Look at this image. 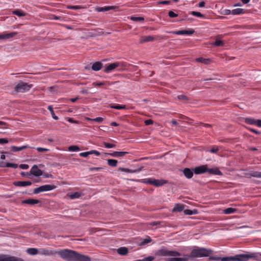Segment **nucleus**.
Returning <instances> with one entry per match:
<instances>
[{
	"instance_id": "nucleus-26",
	"label": "nucleus",
	"mask_w": 261,
	"mask_h": 261,
	"mask_svg": "<svg viewBox=\"0 0 261 261\" xmlns=\"http://www.w3.org/2000/svg\"><path fill=\"white\" fill-rule=\"evenodd\" d=\"M115 8V7L114 6H105L103 7H98L96 8V11L97 12L108 11L114 9Z\"/></svg>"
},
{
	"instance_id": "nucleus-35",
	"label": "nucleus",
	"mask_w": 261,
	"mask_h": 261,
	"mask_svg": "<svg viewBox=\"0 0 261 261\" xmlns=\"http://www.w3.org/2000/svg\"><path fill=\"white\" fill-rule=\"evenodd\" d=\"M120 170L122 171L125 172L135 173V172H139V171H141L142 168H139L138 169L135 170H130L129 169L124 168H120Z\"/></svg>"
},
{
	"instance_id": "nucleus-32",
	"label": "nucleus",
	"mask_w": 261,
	"mask_h": 261,
	"mask_svg": "<svg viewBox=\"0 0 261 261\" xmlns=\"http://www.w3.org/2000/svg\"><path fill=\"white\" fill-rule=\"evenodd\" d=\"M117 161L114 159H108V164L111 167H116L117 165Z\"/></svg>"
},
{
	"instance_id": "nucleus-3",
	"label": "nucleus",
	"mask_w": 261,
	"mask_h": 261,
	"mask_svg": "<svg viewBox=\"0 0 261 261\" xmlns=\"http://www.w3.org/2000/svg\"><path fill=\"white\" fill-rule=\"evenodd\" d=\"M234 261H248L250 259H259V253L246 252L243 254H238L233 256Z\"/></svg>"
},
{
	"instance_id": "nucleus-20",
	"label": "nucleus",
	"mask_w": 261,
	"mask_h": 261,
	"mask_svg": "<svg viewBox=\"0 0 261 261\" xmlns=\"http://www.w3.org/2000/svg\"><path fill=\"white\" fill-rule=\"evenodd\" d=\"M39 202H40V201L39 200L31 198L22 201V203L23 204H28L31 205L37 204L39 203Z\"/></svg>"
},
{
	"instance_id": "nucleus-21",
	"label": "nucleus",
	"mask_w": 261,
	"mask_h": 261,
	"mask_svg": "<svg viewBox=\"0 0 261 261\" xmlns=\"http://www.w3.org/2000/svg\"><path fill=\"white\" fill-rule=\"evenodd\" d=\"M102 67V64L100 62H96L92 65V69L94 71H99Z\"/></svg>"
},
{
	"instance_id": "nucleus-6",
	"label": "nucleus",
	"mask_w": 261,
	"mask_h": 261,
	"mask_svg": "<svg viewBox=\"0 0 261 261\" xmlns=\"http://www.w3.org/2000/svg\"><path fill=\"white\" fill-rule=\"evenodd\" d=\"M56 188V186L51 185H45L42 186H40L38 188H36L34 190V194H38L40 192H45V191H49L55 189Z\"/></svg>"
},
{
	"instance_id": "nucleus-39",
	"label": "nucleus",
	"mask_w": 261,
	"mask_h": 261,
	"mask_svg": "<svg viewBox=\"0 0 261 261\" xmlns=\"http://www.w3.org/2000/svg\"><path fill=\"white\" fill-rule=\"evenodd\" d=\"M153 179V178H144L141 180V182L144 184H149L152 185Z\"/></svg>"
},
{
	"instance_id": "nucleus-51",
	"label": "nucleus",
	"mask_w": 261,
	"mask_h": 261,
	"mask_svg": "<svg viewBox=\"0 0 261 261\" xmlns=\"http://www.w3.org/2000/svg\"><path fill=\"white\" fill-rule=\"evenodd\" d=\"M81 7L80 6H79V5H75V6H72V5H70V6H67V8L69 9H72V10H77V9H81Z\"/></svg>"
},
{
	"instance_id": "nucleus-55",
	"label": "nucleus",
	"mask_w": 261,
	"mask_h": 261,
	"mask_svg": "<svg viewBox=\"0 0 261 261\" xmlns=\"http://www.w3.org/2000/svg\"><path fill=\"white\" fill-rule=\"evenodd\" d=\"M168 16L171 17V18H173V17H176L178 16V14L174 13L173 11H170L169 12H168Z\"/></svg>"
},
{
	"instance_id": "nucleus-28",
	"label": "nucleus",
	"mask_w": 261,
	"mask_h": 261,
	"mask_svg": "<svg viewBox=\"0 0 261 261\" xmlns=\"http://www.w3.org/2000/svg\"><path fill=\"white\" fill-rule=\"evenodd\" d=\"M27 252L30 255H34L39 254V249L34 248H30L27 249Z\"/></svg>"
},
{
	"instance_id": "nucleus-12",
	"label": "nucleus",
	"mask_w": 261,
	"mask_h": 261,
	"mask_svg": "<svg viewBox=\"0 0 261 261\" xmlns=\"http://www.w3.org/2000/svg\"><path fill=\"white\" fill-rule=\"evenodd\" d=\"M194 33V31L193 30H180L174 31L172 32L173 34L178 35H191Z\"/></svg>"
},
{
	"instance_id": "nucleus-29",
	"label": "nucleus",
	"mask_w": 261,
	"mask_h": 261,
	"mask_svg": "<svg viewBox=\"0 0 261 261\" xmlns=\"http://www.w3.org/2000/svg\"><path fill=\"white\" fill-rule=\"evenodd\" d=\"M184 205L181 204H176L172 210L173 212H181L184 210Z\"/></svg>"
},
{
	"instance_id": "nucleus-30",
	"label": "nucleus",
	"mask_w": 261,
	"mask_h": 261,
	"mask_svg": "<svg viewBox=\"0 0 261 261\" xmlns=\"http://www.w3.org/2000/svg\"><path fill=\"white\" fill-rule=\"evenodd\" d=\"M117 252L122 255H125L128 253V249L127 248L122 247L117 249Z\"/></svg>"
},
{
	"instance_id": "nucleus-2",
	"label": "nucleus",
	"mask_w": 261,
	"mask_h": 261,
	"mask_svg": "<svg viewBox=\"0 0 261 261\" xmlns=\"http://www.w3.org/2000/svg\"><path fill=\"white\" fill-rule=\"evenodd\" d=\"M212 253L211 249L197 247L191 251L190 256L193 258L208 257Z\"/></svg>"
},
{
	"instance_id": "nucleus-59",
	"label": "nucleus",
	"mask_w": 261,
	"mask_h": 261,
	"mask_svg": "<svg viewBox=\"0 0 261 261\" xmlns=\"http://www.w3.org/2000/svg\"><path fill=\"white\" fill-rule=\"evenodd\" d=\"M67 121L68 122H69L70 123H76V124H77L79 123V122L76 120H73L72 118H67Z\"/></svg>"
},
{
	"instance_id": "nucleus-58",
	"label": "nucleus",
	"mask_w": 261,
	"mask_h": 261,
	"mask_svg": "<svg viewBox=\"0 0 261 261\" xmlns=\"http://www.w3.org/2000/svg\"><path fill=\"white\" fill-rule=\"evenodd\" d=\"M153 122V121L151 119L146 120L144 121V123H145V125H150V124H152Z\"/></svg>"
},
{
	"instance_id": "nucleus-23",
	"label": "nucleus",
	"mask_w": 261,
	"mask_h": 261,
	"mask_svg": "<svg viewBox=\"0 0 261 261\" xmlns=\"http://www.w3.org/2000/svg\"><path fill=\"white\" fill-rule=\"evenodd\" d=\"M116 67L118 68L119 70H123L127 67V63L124 62H116Z\"/></svg>"
},
{
	"instance_id": "nucleus-24",
	"label": "nucleus",
	"mask_w": 261,
	"mask_h": 261,
	"mask_svg": "<svg viewBox=\"0 0 261 261\" xmlns=\"http://www.w3.org/2000/svg\"><path fill=\"white\" fill-rule=\"evenodd\" d=\"M195 61L199 63H201L205 65L209 64L211 63V60L209 59H205L202 57L195 59Z\"/></svg>"
},
{
	"instance_id": "nucleus-40",
	"label": "nucleus",
	"mask_w": 261,
	"mask_h": 261,
	"mask_svg": "<svg viewBox=\"0 0 261 261\" xmlns=\"http://www.w3.org/2000/svg\"><path fill=\"white\" fill-rule=\"evenodd\" d=\"M48 110L50 112V113L51 114V116H52V117L55 119V120H58V117L56 116L55 113H54V111L53 110V108L51 106H49L47 108Z\"/></svg>"
},
{
	"instance_id": "nucleus-60",
	"label": "nucleus",
	"mask_w": 261,
	"mask_h": 261,
	"mask_svg": "<svg viewBox=\"0 0 261 261\" xmlns=\"http://www.w3.org/2000/svg\"><path fill=\"white\" fill-rule=\"evenodd\" d=\"M184 213L186 215H192L193 214H195V213L194 212H193L192 211L190 210H186L184 211Z\"/></svg>"
},
{
	"instance_id": "nucleus-38",
	"label": "nucleus",
	"mask_w": 261,
	"mask_h": 261,
	"mask_svg": "<svg viewBox=\"0 0 261 261\" xmlns=\"http://www.w3.org/2000/svg\"><path fill=\"white\" fill-rule=\"evenodd\" d=\"M190 14L193 16L198 17H201V18H205V16L204 15L201 14V13L199 12H196V11H191L190 12Z\"/></svg>"
},
{
	"instance_id": "nucleus-36",
	"label": "nucleus",
	"mask_w": 261,
	"mask_h": 261,
	"mask_svg": "<svg viewBox=\"0 0 261 261\" xmlns=\"http://www.w3.org/2000/svg\"><path fill=\"white\" fill-rule=\"evenodd\" d=\"M152 241L151 239L150 238V237L147 236L146 238L145 239H142L141 240V242H140V245H144L147 243H149L150 242H151Z\"/></svg>"
},
{
	"instance_id": "nucleus-17",
	"label": "nucleus",
	"mask_w": 261,
	"mask_h": 261,
	"mask_svg": "<svg viewBox=\"0 0 261 261\" xmlns=\"http://www.w3.org/2000/svg\"><path fill=\"white\" fill-rule=\"evenodd\" d=\"M127 153L128 152L125 151H114L113 152L108 153V154L113 157H122Z\"/></svg>"
},
{
	"instance_id": "nucleus-49",
	"label": "nucleus",
	"mask_w": 261,
	"mask_h": 261,
	"mask_svg": "<svg viewBox=\"0 0 261 261\" xmlns=\"http://www.w3.org/2000/svg\"><path fill=\"white\" fill-rule=\"evenodd\" d=\"M6 167L12 168L14 169H16L18 167V165L16 164H14V163H6Z\"/></svg>"
},
{
	"instance_id": "nucleus-52",
	"label": "nucleus",
	"mask_w": 261,
	"mask_h": 261,
	"mask_svg": "<svg viewBox=\"0 0 261 261\" xmlns=\"http://www.w3.org/2000/svg\"><path fill=\"white\" fill-rule=\"evenodd\" d=\"M221 14L222 15H228L231 14V11L228 9H224L222 10Z\"/></svg>"
},
{
	"instance_id": "nucleus-37",
	"label": "nucleus",
	"mask_w": 261,
	"mask_h": 261,
	"mask_svg": "<svg viewBox=\"0 0 261 261\" xmlns=\"http://www.w3.org/2000/svg\"><path fill=\"white\" fill-rule=\"evenodd\" d=\"M81 195H82V194L80 192H76L71 193L69 195V197L71 199H74L80 198L81 196Z\"/></svg>"
},
{
	"instance_id": "nucleus-14",
	"label": "nucleus",
	"mask_w": 261,
	"mask_h": 261,
	"mask_svg": "<svg viewBox=\"0 0 261 261\" xmlns=\"http://www.w3.org/2000/svg\"><path fill=\"white\" fill-rule=\"evenodd\" d=\"M32 182L30 181H18L13 182V185L17 187H26L31 186Z\"/></svg>"
},
{
	"instance_id": "nucleus-61",
	"label": "nucleus",
	"mask_w": 261,
	"mask_h": 261,
	"mask_svg": "<svg viewBox=\"0 0 261 261\" xmlns=\"http://www.w3.org/2000/svg\"><path fill=\"white\" fill-rule=\"evenodd\" d=\"M19 167L22 169H28L29 166L27 164H20Z\"/></svg>"
},
{
	"instance_id": "nucleus-18",
	"label": "nucleus",
	"mask_w": 261,
	"mask_h": 261,
	"mask_svg": "<svg viewBox=\"0 0 261 261\" xmlns=\"http://www.w3.org/2000/svg\"><path fill=\"white\" fill-rule=\"evenodd\" d=\"M154 40L153 37L151 36H141L140 38L139 42L141 43H143L147 42L152 41Z\"/></svg>"
},
{
	"instance_id": "nucleus-42",
	"label": "nucleus",
	"mask_w": 261,
	"mask_h": 261,
	"mask_svg": "<svg viewBox=\"0 0 261 261\" xmlns=\"http://www.w3.org/2000/svg\"><path fill=\"white\" fill-rule=\"evenodd\" d=\"M68 149L69 151H78L80 150L79 147L76 145L70 146Z\"/></svg>"
},
{
	"instance_id": "nucleus-54",
	"label": "nucleus",
	"mask_w": 261,
	"mask_h": 261,
	"mask_svg": "<svg viewBox=\"0 0 261 261\" xmlns=\"http://www.w3.org/2000/svg\"><path fill=\"white\" fill-rule=\"evenodd\" d=\"M36 150L40 152H46L48 151L49 149L47 148H42V147H37L36 148Z\"/></svg>"
},
{
	"instance_id": "nucleus-64",
	"label": "nucleus",
	"mask_w": 261,
	"mask_h": 261,
	"mask_svg": "<svg viewBox=\"0 0 261 261\" xmlns=\"http://www.w3.org/2000/svg\"><path fill=\"white\" fill-rule=\"evenodd\" d=\"M219 150V148L218 147H213L211 150H210V152L211 153H216Z\"/></svg>"
},
{
	"instance_id": "nucleus-31",
	"label": "nucleus",
	"mask_w": 261,
	"mask_h": 261,
	"mask_svg": "<svg viewBox=\"0 0 261 261\" xmlns=\"http://www.w3.org/2000/svg\"><path fill=\"white\" fill-rule=\"evenodd\" d=\"M12 14L19 17L24 16L25 15V13L24 12L19 9H17L12 11Z\"/></svg>"
},
{
	"instance_id": "nucleus-44",
	"label": "nucleus",
	"mask_w": 261,
	"mask_h": 261,
	"mask_svg": "<svg viewBox=\"0 0 261 261\" xmlns=\"http://www.w3.org/2000/svg\"><path fill=\"white\" fill-rule=\"evenodd\" d=\"M178 99L184 101H187L189 100L188 97L184 94H181L177 96Z\"/></svg>"
},
{
	"instance_id": "nucleus-1",
	"label": "nucleus",
	"mask_w": 261,
	"mask_h": 261,
	"mask_svg": "<svg viewBox=\"0 0 261 261\" xmlns=\"http://www.w3.org/2000/svg\"><path fill=\"white\" fill-rule=\"evenodd\" d=\"M158 254L164 256L176 257L180 256L181 254L179 252L175 251H170L165 249H162L158 251ZM188 257H173L169 259L168 261H188Z\"/></svg>"
},
{
	"instance_id": "nucleus-34",
	"label": "nucleus",
	"mask_w": 261,
	"mask_h": 261,
	"mask_svg": "<svg viewBox=\"0 0 261 261\" xmlns=\"http://www.w3.org/2000/svg\"><path fill=\"white\" fill-rule=\"evenodd\" d=\"M236 212V209L232 207H228L223 210V213L225 214H233Z\"/></svg>"
},
{
	"instance_id": "nucleus-63",
	"label": "nucleus",
	"mask_w": 261,
	"mask_h": 261,
	"mask_svg": "<svg viewBox=\"0 0 261 261\" xmlns=\"http://www.w3.org/2000/svg\"><path fill=\"white\" fill-rule=\"evenodd\" d=\"M8 143V140L6 138L0 139V144H5Z\"/></svg>"
},
{
	"instance_id": "nucleus-45",
	"label": "nucleus",
	"mask_w": 261,
	"mask_h": 261,
	"mask_svg": "<svg viewBox=\"0 0 261 261\" xmlns=\"http://www.w3.org/2000/svg\"><path fill=\"white\" fill-rule=\"evenodd\" d=\"M111 108L117 110H122L125 109V105H116L114 106H111Z\"/></svg>"
},
{
	"instance_id": "nucleus-41",
	"label": "nucleus",
	"mask_w": 261,
	"mask_h": 261,
	"mask_svg": "<svg viewBox=\"0 0 261 261\" xmlns=\"http://www.w3.org/2000/svg\"><path fill=\"white\" fill-rule=\"evenodd\" d=\"M250 176L257 178H261V172L253 171L250 173Z\"/></svg>"
},
{
	"instance_id": "nucleus-9",
	"label": "nucleus",
	"mask_w": 261,
	"mask_h": 261,
	"mask_svg": "<svg viewBox=\"0 0 261 261\" xmlns=\"http://www.w3.org/2000/svg\"><path fill=\"white\" fill-rule=\"evenodd\" d=\"M74 261H91L89 256L75 252Z\"/></svg>"
},
{
	"instance_id": "nucleus-22",
	"label": "nucleus",
	"mask_w": 261,
	"mask_h": 261,
	"mask_svg": "<svg viewBox=\"0 0 261 261\" xmlns=\"http://www.w3.org/2000/svg\"><path fill=\"white\" fill-rule=\"evenodd\" d=\"M116 68V63L114 62L108 65L104 69V72L106 73H110Z\"/></svg>"
},
{
	"instance_id": "nucleus-47",
	"label": "nucleus",
	"mask_w": 261,
	"mask_h": 261,
	"mask_svg": "<svg viewBox=\"0 0 261 261\" xmlns=\"http://www.w3.org/2000/svg\"><path fill=\"white\" fill-rule=\"evenodd\" d=\"M223 42L220 40H216L215 42L213 43V45L216 46H223Z\"/></svg>"
},
{
	"instance_id": "nucleus-57",
	"label": "nucleus",
	"mask_w": 261,
	"mask_h": 261,
	"mask_svg": "<svg viewBox=\"0 0 261 261\" xmlns=\"http://www.w3.org/2000/svg\"><path fill=\"white\" fill-rule=\"evenodd\" d=\"M90 154H95L97 156H99V155H100V153L99 151H97L96 150H91L90 151Z\"/></svg>"
},
{
	"instance_id": "nucleus-19",
	"label": "nucleus",
	"mask_w": 261,
	"mask_h": 261,
	"mask_svg": "<svg viewBox=\"0 0 261 261\" xmlns=\"http://www.w3.org/2000/svg\"><path fill=\"white\" fill-rule=\"evenodd\" d=\"M166 183H167V181L165 180H163V179L159 180V179H155L153 178L152 185H153L155 187H158L162 186Z\"/></svg>"
},
{
	"instance_id": "nucleus-15",
	"label": "nucleus",
	"mask_w": 261,
	"mask_h": 261,
	"mask_svg": "<svg viewBox=\"0 0 261 261\" xmlns=\"http://www.w3.org/2000/svg\"><path fill=\"white\" fill-rule=\"evenodd\" d=\"M17 34L16 32H11L9 33H4L3 34H0V39H8L13 38Z\"/></svg>"
},
{
	"instance_id": "nucleus-46",
	"label": "nucleus",
	"mask_w": 261,
	"mask_h": 261,
	"mask_svg": "<svg viewBox=\"0 0 261 261\" xmlns=\"http://www.w3.org/2000/svg\"><path fill=\"white\" fill-rule=\"evenodd\" d=\"M221 261H234L233 256H228L224 257H220Z\"/></svg>"
},
{
	"instance_id": "nucleus-43",
	"label": "nucleus",
	"mask_w": 261,
	"mask_h": 261,
	"mask_svg": "<svg viewBox=\"0 0 261 261\" xmlns=\"http://www.w3.org/2000/svg\"><path fill=\"white\" fill-rule=\"evenodd\" d=\"M130 19L134 21H143L144 20V18L143 17L131 16Z\"/></svg>"
},
{
	"instance_id": "nucleus-48",
	"label": "nucleus",
	"mask_w": 261,
	"mask_h": 261,
	"mask_svg": "<svg viewBox=\"0 0 261 261\" xmlns=\"http://www.w3.org/2000/svg\"><path fill=\"white\" fill-rule=\"evenodd\" d=\"M87 119L89 120H91V121H96V122H97L99 123L103 121V118L102 117H96V118H94V119L87 118Z\"/></svg>"
},
{
	"instance_id": "nucleus-27",
	"label": "nucleus",
	"mask_w": 261,
	"mask_h": 261,
	"mask_svg": "<svg viewBox=\"0 0 261 261\" xmlns=\"http://www.w3.org/2000/svg\"><path fill=\"white\" fill-rule=\"evenodd\" d=\"M29 147H30L28 145H24V146H22L21 147H17V146H12L11 147V150L13 152H17V151H21L23 149L29 148Z\"/></svg>"
},
{
	"instance_id": "nucleus-10",
	"label": "nucleus",
	"mask_w": 261,
	"mask_h": 261,
	"mask_svg": "<svg viewBox=\"0 0 261 261\" xmlns=\"http://www.w3.org/2000/svg\"><path fill=\"white\" fill-rule=\"evenodd\" d=\"M207 166L206 165L196 167L193 169V171L196 174H203L207 172Z\"/></svg>"
},
{
	"instance_id": "nucleus-16",
	"label": "nucleus",
	"mask_w": 261,
	"mask_h": 261,
	"mask_svg": "<svg viewBox=\"0 0 261 261\" xmlns=\"http://www.w3.org/2000/svg\"><path fill=\"white\" fill-rule=\"evenodd\" d=\"M182 172L185 177L188 179L191 178L193 176V170H192L190 168H186Z\"/></svg>"
},
{
	"instance_id": "nucleus-56",
	"label": "nucleus",
	"mask_w": 261,
	"mask_h": 261,
	"mask_svg": "<svg viewBox=\"0 0 261 261\" xmlns=\"http://www.w3.org/2000/svg\"><path fill=\"white\" fill-rule=\"evenodd\" d=\"M102 167H91L89 168V171L91 172L98 171L102 169Z\"/></svg>"
},
{
	"instance_id": "nucleus-4",
	"label": "nucleus",
	"mask_w": 261,
	"mask_h": 261,
	"mask_svg": "<svg viewBox=\"0 0 261 261\" xmlns=\"http://www.w3.org/2000/svg\"><path fill=\"white\" fill-rule=\"evenodd\" d=\"M75 251L69 249L57 250V255L67 261H74Z\"/></svg>"
},
{
	"instance_id": "nucleus-33",
	"label": "nucleus",
	"mask_w": 261,
	"mask_h": 261,
	"mask_svg": "<svg viewBox=\"0 0 261 261\" xmlns=\"http://www.w3.org/2000/svg\"><path fill=\"white\" fill-rule=\"evenodd\" d=\"M256 120L251 118H246L245 119V123L251 124V125H255L256 123Z\"/></svg>"
},
{
	"instance_id": "nucleus-13",
	"label": "nucleus",
	"mask_w": 261,
	"mask_h": 261,
	"mask_svg": "<svg viewBox=\"0 0 261 261\" xmlns=\"http://www.w3.org/2000/svg\"><path fill=\"white\" fill-rule=\"evenodd\" d=\"M207 172H208L210 174L217 175H222V173L217 167L213 168H207Z\"/></svg>"
},
{
	"instance_id": "nucleus-62",
	"label": "nucleus",
	"mask_w": 261,
	"mask_h": 261,
	"mask_svg": "<svg viewBox=\"0 0 261 261\" xmlns=\"http://www.w3.org/2000/svg\"><path fill=\"white\" fill-rule=\"evenodd\" d=\"M209 259L213 260H220V257L211 256L209 257Z\"/></svg>"
},
{
	"instance_id": "nucleus-8",
	"label": "nucleus",
	"mask_w": 261,
	"mask_h": 261,
	"mask_svg": "<svg viewBox=\"0 0 261 261\" xmlns=\"http://www.w3.org/2000/svg\"><path fill=\"white\" fill-rule=\"evenodd\" d=\"M0 261H23L22 259L16 256L0 255Z\"/></svg>"
},
{
	"instance_id": "nucleus-25",
	"label": "nucleus",
	"mask_w": 261,
	"mask_h": 261,
	"mask_svg": "<svg viewBox=\"0 0 261 261\" xmlns=\"http://www.w3.org/2000/svg\"><path fill=\"white\" fill-rule=\"evenodd\" d=\"M245 13V10L242 8H237L231 11V14L233 15L243 14Z\"/></svg>"
},
{
	"instance_id": "nucleus-53",
	"label": "nucleus",
	"mask_w": 261,
	"mask_h": 261,
	"mask_svg": "<svg viewBox=\"0 0 261 261\" xmlns=\"http://www.w3.org/2000/svg\"><path fill=\"white\" fill-rule=\"evenodd\" d=\"M90 154H90V151H87V152H81V153H80L79 154V155L80 156H81V157L86 158V157H87Z\"/></svg>"
},
{
	"instance_id": "nucleus-5",
	"label": "nucleus",
	"mask_w": 261,
	"mask_h": 261,
	"mask_svg": "<svg viewBox=\"0 0 261 261\" xmlns=\"http://www.w3.org/2000/svg\"><path fill=\"white\" fill-rule=\"evenodd\" d=\"M32 87V85L28 84L27 83L20 82L15 87V91L16 92H25L28 91Z\"/></svg>"
},
{
	"instance_id": "nucleus-50",
	"label": "nucleus",
	"mask_w": 261,
	"mask_h": 261,
	"mask_svg": "<svg viewBox=\"0 0 261 261\" xmlns=\"http://www.w3.org/2000/svg\"><path fill=\"white\" fill-rule=\"evenodd\" d=\"M103 145L104 146L106 147V148H114L115 147V145L114 144H111V143H107V142H104L103 143Z\"/></svg>"
},
{
	"instance_id": "nucleus-11",
	"label": "nucleus",
	"mask_w": 261,
	"mask_h": 261,
	"mask_svg": "<svg viewBox=\"0 0 261 261\" xmlns=\"http://www.w3.org/2000/svg\"><path fill=\"white\" fill-rule=\"evenodd\" d=\"M30 173L36 177H39L42 175L43 172L37 165H34L30 170Z\"/></svg>"
},
{
	"instance_id": "nucleus-7",
	"label": "nucleus",
	"mask_w": 261,
	"mask_h": 261,
	"mask_svg": "<svg viewBox=\"0 0 261 261\" xmlns=\"http://www.w3.org/2000/svg\"><path fill=\"white\" fill-rule=\"evenodd\" d=\"M39 254L45 256H56L57 255V250L46 248H40Z\"/></svg>"
}]
</instances>
